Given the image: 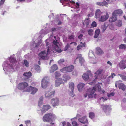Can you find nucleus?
Returning a JSON list of instances; mask_svg holds the SVG:
<instances>
[{"label":"nucleus","instance_id":"1","mask_svg":"<svg viewBox=\"0 0 126 126\" xmlns=\"http://www.w3.org/2000/svg\"><path fill=\"white\" fill-rule=\"evenodd\" d=\"M96 90V88L94 87H93V88H89L87 89V91L84 94V97H86L88 96L89 98H92Z\"/></svg>","mask_w":126,"mask_h":126},{"label":"nucleus","instance_id":"2","mask_svg":"<svg viewBox=\"0 0 126 126\" xmlns=\"http://www.w3.org/2000/svg\"><path fill=\"white\" fill-rule=\"evenodd\" d=\"M55 117V115L52 114L51 113L46 114L43 116V120L44 122H49L50 121H52Z\"/></svg>","mask_w":126,"mask_h":126},{"label":"nucleus","instance_id":"3","mask_svg":"<svg viewBox=\"0 0 126 126\" xmlns=\"http://www.w3.org/2000/svg\"><path fill=\"white\" fill-rule=\"evenodd\" d=\"M49 78L47 77H45L42 81L41 85L42 88H45L48 85L49 82L48 81Z\"/></svg>","mask_w":126,"mask_h":126},{"label":"nucleus","instance_id":"4","mask_svg":"<svg viewBox=\"0 0 126 126\" xmlns=\"http://www.w3.org/2000/svg\"><path fill=\"white\" fill-rule=\"evenodd\" d=\"M28 86V84L25 82H23L19 83L18 85L17 88L20 90H23V92L25 90V89Z\"/></svg>","mask_w":126,"mask_h":126},{"label":"nucleus","instance_id":"5","mask_svg":"<svg viewBox=\"0 0 126 126\" xmlns=\"http://www.w3.org/2000/svg\"><path fill=\"white\" fill-rule=\"evenodd\" d=\"M74 66L73 65H71L63 68L61 70V71L64 73L71 72L74 69Z\"/></svg>","mask_w":126,"mask_h":126},{"label":"nucleus","instance_id":"6","mask_svg":"<svg viewBox=\"0 0 126 126\" xmlns=\"http://www.w3.org/2000/svg\"><path fill=\"white\" fill-rule=\"evenodd\" d=\"M32 91L31 94H34L37 91L38 89L35 87L30 86L27 88L26 90L24 91L25 92H30L31 90Z\"/></svg>","mask_w":126,"mask_h":126},{"label":"nucleus","instance_id":"7","mask_svg":"<svg viewBox=\"0 0 126 126\" xmlns=\"http://www.w3.org/2000/svg\"><path fill=\"white\" fill-rule=\"evenodd\" d=\"M55 91H53L50 92L49 91L46 92L45 94V97L51 98L54 96Z\"/></svg>","mask_w":126,"mask_h":126},{"label":"nucleus","instance_id":"8","mask_svg":"<svg viewBox=\"0 0 126 126\" xmlns=\"http://www.w3.org/2000/svg\"><path fill=\"white\" fill-rule=\"evenodd\" d=\"M69 88L71 90L70 93V95L73 97L74 96L73 94V91L74 89V84L73 82H70L69 83Z\"/></svg>","mask_w":126,"mask_h":126},{"label":"nucleus","instance_id":"9","mask_svg":"<svg viewBox=\"0 0 126 126\" xmlns=\"http://www.w3.org/2000/svg\"><path fill=\"white\" fill-rule=\"evenodd\" d=\"M77 59H79V62L81 64V65L84 62V60L82 57V56L81 54L79 55L77 57L74 61V63H76V60Z\"/></svg>","mask_w":126,"mask_h":126},{"label":"nucleus","instance_id":"10","mask_svg":"<svg viewBox=\"0 0 126 126\" xmlns=\"http://www.w3.org/2000/svg\"><path fill=\"white\" fill-rule=\"evenodd\" d=\"M111 106L110 105H107L102 104L101 105V107L105 112H106L107 110H111Z\"/></svg>","mask_w":126,"mask_h":126},{"label":"nucleus","instance_id":"11","mask_svg":"<svg viewBox=\"0 0 126 126\" xmlns=\"http://www.w3.org/2000/svg\"><path fill=\"white\" fill-rule=\"evenodd\" d=\"M79 121L81 123L83 124H88V121L86 118V116H85L79 118Z\"/></svg>","mask_w":126,"mask_h":126},{"label":"nucleus","instance_id":"12","mask_svg":"<svg viewBox=\"0 0 126 126\" xmlns=\"http://www.w3.org/2000/svg\"><path fill=\"white\" fill-rule=\"evenodd\" d=\"M51 102L53 106H58L59 102V99L57 98L52 99H51Z\"/></svg>","mask_w":126,"mask_h":126},{"label":"nucleus","instance_id":"13","mask_svg":"<svg viewBox=\"0 0 126 126\" xmlns=\"http://www.w3.org/2000/svg\"><path fill=\"white\" fill-rule=\"evenodd\" d=\"M119 66L122 69H123L126 67V61H122L119 64Z\"/></svg>","mask_w":126,"mask_h":126},{"label":"nucleus","instance_id":"14","mask_svg":"<svg viewBox=\"0 0 126 126\" xmlns=\"http://www.w3.org/2000/svg\"><path fill=\"white\" fill-rule=\"evenodd\" d=\"M109 15L108 13H106L105 15H104L101 16L99 21L102 22L106 21L109 17Z\"/></svg>","mask_w":126,"mask_h":126},{"label":"nucleus","instance_id":"15","mask_svg":"<svg viewBox=\"0 0 126 126\" xmlns=\"http://www.w3.org/2000/svg\"><path fill=\"white\" fill-rule=\"evenodd\" d=\"M116 16L118 15L121 16L123 13L122 11L120 9H118L114 10L113 12Z\"/></svg>","mask_w":126,"mask_h":126},{"label":"nucleus","instance_id":"16","mask_svg":"<svg viewBox=\"0 0 126 126\" xmlns=\"http://www.w3.org/2000/svg\"><path fill=\"white\" fill-rule=\"evenodd\" d=\"M112 16L110 17L109 20V22H115L117 20V16L114 14H113V13H112Z\"/></svg>","mask_w":126,"mask_h":126},{"label":"nucleus","instance_id":"17","mask_svg":"<svg viewBox=\"0 0 126 126\" xmlns=\"http://www.w3.org/2000/svg\"><path fill=\"white\" fill-rule=\"evenodd\" d=\"M63 83V84L64 82H63L62 79V78H59L58 79L55 81V86L57 87L60 84Z\"/></svg>","mask_w":126,"mask_h":126},{"label":"nucleus","instance_id":"18","mask_svg":"<svg viewBox=\"0 0 126 126\" xmlns=\"http://www.w3.org/2000/svg\"><path fill=\"white\" fill-rule=\"evenodd\" d=\"M89 18H88L87 19H86L84 21H83V24L84 26L85 25H86V26L87 27H88V26L89 23H90V21L89 20Z\"/></svg>","mask_w":126,"mask_h":126},{"label":"nucleus","instance_id":"19","mask_svg":"<svg viewBox=\"0 0 126 126\" xmlns=\"http://www.w3.org/2000/svg\"><path fill=\"white\" fill-rule=\"evenodd\" d=\"M102 13L99 9H97L96 10L95 14V17L96 18H99L100 15L102 14Z\"/></svg>","mask_w":126,"mask_h":126},{"label":"nucleus","instance_id":"20","mask_svg":"<svg viewBox=\"0 0 126 126\" xmlns=\"http://www.w3.org/2000/svg\"><path fill=\"white\" fill-rule=\"evenodd\" d=\"M58 67L57 65L56 64H54L51 67V69L50 70V72L52 73L54 71L58 69Z\"/></svg>","mask_w":126,"mask_h":126},{"label":"nucleus","instance_id":"21","mask_svg":"<svg viewBox=\"0 0 126 126\" xmlns=\"http://www.w3.org/2000/svg\"><path fill=\"white\" fill-rule=\"evenodd\" d=\"M46 55V52L45 51H42L39 54L38 56L42 59H44L46 57L45 56Z\"/></svg>","mask_w":126,"mask_h":126},{"label":"nucleus","instance_id":"22","mask_svg":"<svg viewBox=\"0 0 126 126\" xmlns=\"http://www.w3.org/2000/svg\"><path fill=\"white\" fill-rule=\"evenodd\" d=\"M82 78L85 81H87L89 79V75L88 73H85L82 76Z\"/></svg>","mask_w":126,"mask_h":126},{"label":"nucleus","instance_id":"23","mask_svg":"<svg viewBox=\"0 0 126 126\" xmlns=\"http://www.w3.org/2000/svg\"><path fill=\"white\" fill-rule=\"evenodd\" d=\"M96 4L97 5L100 6H106L108 5V3L105 1L102 2H97Z\"/></svg>","mask_w":126,"mask_h":126},{"label":"nucleus","instance_id":"24","mask_svg":"<svg viewBox=\"0 0 126 126\" xmlns=\"http://www.w3.org/2000/svg\"><path fill=\"white\" fill-rule=\"evenodd\" d=\"M51 108V107L49 105H44L42 109V111H46L50 109Z\"/></svg>","mask_w":126,"mask_h":126},{"label":"nucleus","instance_id":"25","mask_svg":"<svg viewBox=\"0 0 126 126\" xmlns=\"http://www.w3.org/2000/svg\"><path fill=\"white\" fill-rule=\"evenodd\" d=\"M84 86V84L82 83H79L78 85V88L79 90V91H82Z\"/></svg>","mask_w":126,"mask_h":126},{"label":"nucleus","instance_id":"26","mask_svg":"<svg viewBox=\"0 0 126 126\" xmlns=\"http://www.w3.org/2000/svg\"><path fill=\"white\" fill-rule=\"evenodd\" d=\"M118 87L120 89H121L123 91L125 90L126 88L125 85L121 83H119Z\"/></svg>","mask_w":126,"mask_h":126},{"label":"nucleus","instance_id":"27","mask_svg":"<svg viewBox=\"0 0 126 126\" xmlns=\"http://www.w3.org/2000/svg\"><path fill=\"white\" fill-rule=\"evenodd\" d=\"M24 76L27 77V78L30 77L32 75V74L30 72H25L23 74Z\"/></svg>","mask_w":126,"mask_h":126},{"label":"nucleus","instance_id":"28","mask_svg":"<svg viewBox=\"0 0 126 126\" xmlns=\"http://www.w3.org/2000/svg\"><path fill=\"white\" fill-rule=\"evenodd\" d=\"M100 30L99 29H96L95 31V35L94 36V38H97L99 35Z\"/></svg>","mask_w":126,"mask_h":126},{"label":"nucleus","instance_id":"29","mask_svg":"<svg viewBox=\"0 0 126 126\" xmlns=\"http://www.w3.org/2000/svg\"><path fill=\"white\" fill-rule=\"evenodd\" d=\"M96 52L97 54H100L103 53V51L99 47H97L96 48Z\"/></svg>","mask_w":126,"mask_h":126},{"label":"nucleus","instance_id":"30","mask_svg":"<svg viewBox=\"0 0 126 126\" xmlns=\"http://www.w3.org/2000/svg\"><path fill=\"white\" fill-rule=\"evenodd\" d=\"M108 26V24H106V23H105L102 26L101 28V30L103 32H104Z\"/></svg>","mask_w":126,"mask_h":126},{"label":"nucleus","instance_id":"31","mask_svg":"<svg viewBox=\"0 0 126 126\" xmlns=\"http://www.w3.org/2000/svg\"><path fill=\"white\" fill-rule=\"evenodd\" d=\"M63 80L64 81L66 82L67 80L70 79V77L69 76L65 75H63Z\"/></svg>","mask_w":126,"mask_h":126},{"label":"nucleus","instance_id":"32","mask_svg":"<svg viewBox=\"0 0 126 126\" xmlns=\"http://www.w3.org/2000/svg\"><path fill=\"white\" fill-rule=\"evenodd\" d=\"M74 43L75 44H76V42H72L70 43L69 44L67 43V44L66 46H65V47L64 48V51H65L67 50L68 49V48L70 47V45Z\"/></svg>","mask_w":126,"mask_h":126},{"label":"nucleus","instance_id":"33","mask_svg":"<svg viewBox=\"0 0 126 126\" xmlns=\"http://www.w3.org/2000/svg\"><path fill=\"white\" fill-rule=\"evenodd\" d=\"M54 75L55 78L56 79H58L61 76L60 73L58 71L55 72L54 73Z\"/></svg>","mask_w":126,"mask_h":126},{"label":"nucleus","instance_id":"34","mask_svg":"<svg viewBox=\"0 0 126 126\" xmlns=\"http://www.w3.org/2000/svg\"><path fill=\"white\" fill-rule=\"evenodd\" d=\"M10 61L11 63L14 64L16 62V59L14 57H10Z\"/></svg>","mask_w":126,"mask_h":126},{"label":"nucleus","instance_id":"35","mask_svg":"<svg viewBox=\"0 0 126 126\" xmlns=\"http://www.w3.org/2000/svg\"><path fill=\"white\" fill-rule=\"evenodd\" d=\"M34 69L35 70L38 72H39L41 70V68L40 66L38 65H35L34 67Z\"/></svg>","mask_w":126,"mask_h":126},{"label":"nucleus","instance_id":"36","mask_svg":"<svg viewBox=\"0 0 126 126\" xmlns=\"http://www.w3.org/2000/svg\"><path fill=\"white\" fill-rule=\"evenodd\" d=\"M89 117L91 119H93L94 118L95 114L94 112H90L89 114Z\"/></svg>","mask_w":126,"mask_h":126},{"label":"nucleus","instance_id":"37","mask_svg":"<svg viewBox=\"0 0 126 126\" xmlns=\"http://www.w3.org/2000/svg\"><path fill=\"white\" fill-rule=\"evenodd\" d=\"M119 48L121 49H125L126 48V45L125 44H121L119 46Z\"/></svg>","mask_w":126,"mask_h":126},{"label":"nucleus","instance_id":"38","mask_svg":"<svg viewBox=\"0 0 126 126\" xmlns=\"http://www.w3.org/2000/svg\"><path fill=\"white\" fill-rule=\"evenodd\" d=\"M93 30L92 29H90L88 30V32L90 35H92L93 34Z\"/></svg>","mask_w":126,"mask_h":126},{"label":"nucleus","instance_id":"39","mask_svg":"<svg viewBox=\"0 0 126 126\" xmlns=\"http://www.w3.org/2000/svg\"><path fill=\"white\" fill-rule=\"evenodd\" d=\"M116 76L115 74L113 73H111V75L110 76L108 77V78L109 79L111 78L113 79L114 78V77L115 76Z\"/></svg>","mask_w":126,"mask_h":126},{"label":"nucleus","instance_id":"40","mask_svg":"<svg viewBox=\"0 0 126 126\" xmlns=\"http://www.w3.org/2000/svg\"><path fill=\"white\" fill-rule=\"evenodd\" d=\"M64 60L63 59H61L58 61V63L59 64H61L64 63Z\"/></svg>","mask_w":126,"mask_h":126},{"label":"nucleus","instance_id":"41","mask_svg":"<svg viewBox=\"0 0 126 126\" xmlns=\"http://www.w3.org/2000/svg\"><path fill=\"white\" fill-rule=\"evenodd\" d=\"M74 35H69L68 36V38L70 39H74Z\"/></svg>","mask_w":126,"mask_h":126},{"label":"nucleus","instance_id":"42","mask_svg":"<svg viewBox=\"0 0 126 126\" xmlns=\"http://www.w3.org/2000/svg\"><path fill=\"white\" fill-rule=\"evenodd\" d=\"M97 25V24L94 21L91 24V26L93 27H96Z\"/></svg>","mask_w":126,"mask_h":126},{"label":"nucleus","instance_id":"43","mask_svg":"<svg viewBox=\"0 0 126 126\" xmlns=\"http://www.w3.org/2000/svg\"><path fill=\"white\" fill-rule=\"evenodd\" d=\"M24 64L26 66L28 67L29 66V62L26 60H25L24 61Z\"/></svg>","mask_w":126,"mask_h":126},{"label":"nucleus","instance_id":"44","mask_svg":"<svg viewBox=\"0 0 126 126\" xmlns=\"http://www.w3.org/2000/svg\"><path fill=\"white\" fill-rule=\"evenodd\" d=\"M50 47L48 46L47 47V54H46V55H47L49 54L50 53Z\"/></svg>","mask_w":126,"mask_h":126},{"label":"nucleus","instance_id":"45","mask_svg":"<svg viewBox=\"0 0 126 126\" xmlns=\"http://www.w3.org/2000/svg\"><path fill=\"white\" fill-rule=\"evenodd\" d=\"M114 95V93L113 92H112L111 93H109L108 94V96L109 97L113 96Z\"/></svg>","mask_w":126,"mask_h":126},{"label":"nucleus","instance_id":"46","mask_svg":"<svg viewBox=\"0 0 126 126\" xmlns=\"http://www.w3.org/2000/svg\"><path fill=\"white\" fill-rule=\"evenodd\" d=\"M83 35L82 34H80L78 36V38L79 40L81 41L82 40V38L83 37Z\"/></svg>","mask_w":126,"mask_h":126},{"label":"nucleus","instance_id":"47","mask_svg":"<svg viewBox=\"0 0 126 126\" xmlns=\"http://www.w3.org/2000/svg\"><path fill=\"white\" fill-rule=\"evenodd\" d=\"M102 72V71L98 70L95 73V74L96 75H99V74H100Z\"/></svg>","mask_w":126,"mask_h":126},{"label":"nucleus","instance_id":"48","mask_svg":"<svg viewBox=\"0 0 126 126\" xmlns=\"http://www.w3.org/2000/svg\"><path fill=\"white\" fill-rule=\"evenodd\" d=\"M82 47L81 44H80L77 47V49L78 50H79L80 49H81V47Z\"/></svg>","mask_w":126,"mask_h":126},{"label":"nucleus","instance_id":"49","mask_svg":"<svg viewBox=\"0 0 126 126\" xmlns=\"http://www.w3.org/2000/svg\"><path fill=\"white\" fill-rule=\"evenodd\" d=\"M53 43L56 46H57V44L59 43L57 42V40H54L53 42Z\"/></svg>","mask_w":126,"mask_h":126},{"label":"nucleus","instance_id":"50","mask_svg":"<svg viewBox=\"0 0 126 126\" xmlns=\"http://www.w3.org/2000/svg\"><path fill=\"white\" fill-rule=\"evenodd\" d=\"M72 124L74 126H76L77 124V123L76 121H73L72 122Z\"/></svg>","mask_w":126,"mask_h":126},{"label":"nucleus","instance_id":"51","mask_svg":"<svg viewBox=\"0 0 126 126\" xmlns=\"http://www.w3.org/2000/svg\"><path fill=\"white\" fill-rule=\"evenodd\" d=\"M5 0H1L0 2V5H1L4 3Z\"/></svg>","mask_w":126,"mask_h":126},{"label":"nucleus","instance_id":"52","mask_svg":"<svg viewBox=\"0 0 126 126\" xmlns=\"http://www.w3.org/2000/svg\"><path fill=\"white\" fill-rule=\"evenodd\" d=\"M30 123V120H28L25 121V123L27 125L28 124H29Z\"/></svg>","mask_w":126,"mask_h":126},{"label":"nucleus","instance_id":"53","mask_svg":"<svg viewBox=\"0 0 126 126\" xmlns=\"http://www.w3.org/2000/svg\"><path fill=\"white\" fill-rule=\"evenodd\" d=\"M100 100H102L103 102H105L107 100L106 98L103 97L100 98Z\"/></svg>","mask_w":126,"mask_h":126},{"label":"nucleus","instance_id":"54","mask_svg":"<svg viewBox=\"0 0 126 126\" xmlns=\"http://www.w3.org/2000/svg\"><path fill=\"white\" fill-rule=\"evenodd\" d=\"M117 25L119 27L121 26L122 25V23L120 21H119L117 23Z\"/></svg>","mask_w":126,"mask_h":126},{"label":"nucleus","instance_id":"55","mask_svg":"<svg viewBox=\"0 0 126 126\" xmlns=\"http://www.w3.org/2000/svg\"><path fill=\"white\" fill-rule=\"evenodd\" d=\"M95 79H94L93 80L92 82H91L90 83H89V84L91 85H92L93 84H94L95 83Z\"/></svg>","mask_w":126,"mask_h":126},{"label":"nucleus","instance_id":"56","mask_svg":"<svg viewBox=\"0 0 126 126\" xmlns=\"http://www.w3.org/2000/svg\"><path fill=\"white\" fill-rule=\"evenodd\" d=\"M122 79L123 80L126 81V76L124 75Z\"/></svg>","mask_w":126,"mask_h":126},{"label":"nucleus","instance_id":"57","mask_svg":"<svg viewBox=\"0 0 126 126\" xmlns=\"http://www.w3.org/2000/svg\"><path fill=\"white\" fill-rule=\"evenodd\" d=\"M80 43V44H81V45L82 46V47H84L85 46V42H84L83 43L82 42H81Z\"/></svg>","mask_w":126,"mask_h":126},{"label":"nucleus","instance_id":"58","mask_svg":"<svg viewBox=\"0 0 126 126\" xmlns=\"http://www.w3.org/2000/svg\"><path fill=\"white\" fill-rule=\"evenodd\" d=\"M62 51L61 49H57L56 50V51L59 53H60L62 52Z\"/></svg>","mask_w":126,"mask_h":126},{"label":"nucleus","instance_id":"59","mask_svg":"<svg viewBox=\"0 0 126 126\" xmlns=\"http://www.w3.org/2000/svg\"><path fill=\"white\" fill-rule=\"evenodd\" d=\"M118 81H116L115 83V86L117 87V85H119V83H118Z\"/></svg>","mask_w":126,"mask_h":126},{"label":"nucleus","instance_id":"60","mask_svg":"<svg viewBox=\"0 0 126 126\" xmlns=\"http://www.w3.org/2000/svg\"><path fill=\"white\" fill-rule=\"evenodd\" d=\"M42 101L39 102V106L40 107L41 105H42Z\"/></svg>","mask_w":126,"mask_h":126},{"label":"nucleus","instance_id":"61","mask_svg":"<svg viewBox=\"0 0 126 126\" xmlns=\"http://www.w3.org/2000/svg\"><path fill=\"white\" fill-rule=\"evenodd\" d=\"M107 63L110 65V66H111L112 65V63L109 61L107 62Z\"/></svg>","mask_w":126,"mask_h":126},{"label":"nucleus","instance_id":"62","mask_svg":"<svg viewBox=\"0 0 126 126\" xmlns=\"http://www.w3.org/2000/svg\"><path fill=\"white\" fill-rule=\"evenodd\" d=\"M63 126H65L66 125V123L65 122H63L62 123Z\"/></svg>","mask_w":126,"mask_h":126},{"label":"nucleus","instance_id":"63","mask_svg":"<svg viewBox=\"0 0 126 126\" xmlns=\"http://www.w3.org/2000/svg\"><path fill=\"white\" fill-rule=\"evenodd\" d=\"M76 4L77 5V6H76V7L77 8H78L79 7V4L78 2H77L76 3Z\"/></svg>","mask_w":126,"mask_h":126},{"label":"nucleus","instance_id":"64","mask_svg":"<svg viewBox=\"0 0 126 126\" xmlns=\"http://www.w3.org/2000/svg\"><path fill=\"white\" fill-rule=\"evenodd\" d=\"M67 126H71V124L69 122H68L67 124Z\"/></svg>","mask_w":126,"mask_h":126}]
</instances>
